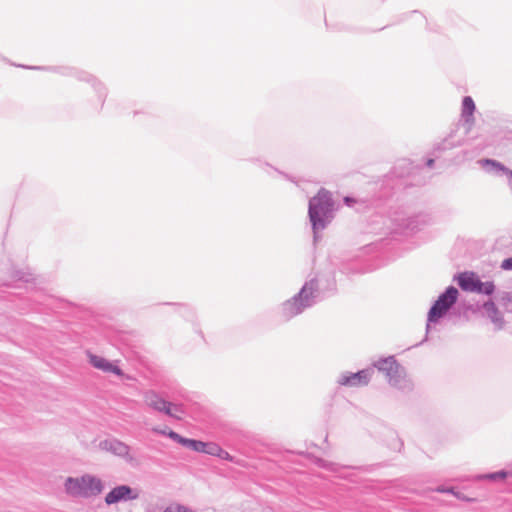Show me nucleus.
I'll use <instances>...</instances> for the list:
<instances>
[{
    "label": "nucleus",
    "instance_id": "nucleus-1",
    "mask_svg": "<svg viewBox=\"0 0 512 512\" xmlns=\"http://www.w3.org/2000/svg\"><path fill=\"white\" fill-rule=\"evenodd\" d=\"M336 289V280L333 274L329 276H316L306 281L300 291L280 306V316L284 321L301 314L307 308L314 306L323 297L325 292Z\"/></svg>",
    "mask_w": 512,
    "mask_h": 512
},
{
    "label": "nucleus",
    "instance_id": "nucleus-2",
    "mask_svg": "<svg viewBox=\"0 0 512 512\" xmlns=\"http://www.w3.org/2000/svg\"><path fill=\"white\" fill-rule=\"evenodd\" d=\"M335 202L332 193L325 188L310 198L308 204V217L313 231V239L316 243L320 238V231L324 230L334 217Z\"/></svg>",
    "mask_w": 512,
    "mask_h": 512
},
{
    "label": "nucleus",
    "instance_id": "nucleus-3",
    "mask_svg": "<svg viewBox=\"0 0 512 512\" xmlns=\"http://www.w3.org/2000/svg\"><path fill=\"white\" fill-rule=\"evenodd\" d=\"M65 489L73 496L89 497L99 495L104 485L100 478L85 474L77 478L68 477L65 481Z\"/></svg>",
    "mask_w": 512,
    "mask_h": 512
},
{
    "label": "nucleus",
    "instance_id": "nucleus-4",
    "mask_svg": "<svg viewBox=\"0 0 512 512\" xmlns=\"http://www.w3.org/2000/svg\"><path fill=\"white\" fill-rule=\"evenodd\" d=\"M459 292L456 287L449 286L441 293L438 299L431 306L427 315L426 334L430 331V325L438 323L448 311L455 305Z\"/></svg>",
    "mask_w": 512,
    "mask_h": 512
},
{
    "label": "nucleus",
    "instance_id": "nucleus-5",
    "mask_svg": "<svg viewBox=\"0 0 512 512\" xmlns=\"http://www.w3.org/2000/svg\"><path fill=\"white\" fill-rule=\"evenodd\" d=\"M374 367H376L380 372L385 373L391 386L399 389L406 388V385H402V382H405V380L401 378L399 372L400 365L397 363L394 356L380 359L374 364Z\"/></svg>",
    "mask_w": 512,
    "mask_h": 512
},
{
    "label": "nucleus",
    "instance_id": "nucleus-6",
    "mask_svg": "<svg viewBox=\"0 0 512 512\" xmlns=\"http://www.w3.org/2000/svg\"><path fill=\"white\" fill-rule=\"evenodd\" d=\"M373 374H374V367H369V368L360 370L356 373L343 372L339 375V377L337 379V383L341 386H346V387L366 386L370 382Z\"/></svg>",
    "mask_w": 512,
    "mask_h": 512
},
{
    "label": "nucleus",
    "instance_id": "nucleus-7",
    "mask_svg": "<svg viewBox=\"0 0 512 512\" xmlns=\"http://www.w3.org/2000/svg\"><path fill=\"white\" fill-rule=\"evenodd\" d=\"M144 399H145V403L149 407H151L152 409H154V410H156L158 412H162V413H164V414H166V415H168L170 417L179 419V417H177L172 412V408L175 411H181L180 406L179 405H174L171 402L166 401L165 399H163L155 391H148V392H146L145 395H144Z\"/></svg>",
    "mask_w": 512,
    "mask_h": 512
},
{
    "label": "nucleus",
    "instance_id": "nucleus-8",
    "mask_svg": "<svg viewBox=\"0 0 512 512\" xmlns=\"http://www.w3.org/2000/svg\"><path fill=\"white\" fill-rule=\"evenodd\" d=\"M139 497V493L128 485H119L114 487L105 496V503L107 505L116 504L119 502H126L129 500H136Z\"/></svg>",
    "mask_w": 512,
    "mask_h": 512
},
{
    "label": "nucleus",
    "instance_id": "nucleus-9",
    "mask_svg": "<svg viewBox=\"0 0 512 512\" xmlns=\"http://www.w3.org/2000/svg\"><path fill=\"white\" fill-rule=\"evenodd\" d=\"M99 448L103 451H107L116 456L124 458L128 462L133 460V457L129 453L130 447L116 438H109L100 441Z\"/></svg>",
    "mask_w": 512,
    "mask_h": 512
},
{
    "label": "nucleus",
    "instance_id": "nucleus-10",
    "mask_svg": "<svg viewBox=\"0 0 512 512\" xmlns=\"http://www.w3.org/2000/svg\"><path fill=\"white\" fill-rule=\"evenodd\" d=\"M89 363L96 369L102 370L103 372H110L117 376H123L124 373L122 369L104 357L97 356L94 354L89 353Z\"/></svg>",
    "mask_w": 512,
    "mask_h": 512
},
{
    "label": "nucleus",
    "instance_id": "nucleus-11",
    "mask_svg": "<svg viewBox=\"0 0 512 512\" xmlns=\"http://www.w3.org/2000/svg\"><path fill=\"white\" fill-rule=\"evenodd\" d=\"M457 282L459 287L463 291L476 292L481 285V280L473 272H463L457 276Z\"/></svg>",
    "mask_w": 512,
    "mask_h": 512
},
{
    "label": "nucleus",
    "instance_id": "nucleus-12",
    "mask_svg": "<svg viewBox=\"0 0 512 512\" xmlns=\"http://www.w3.org/2000/svg\"><path fill=\"white\" fill-rule=\"evenodd\" d=\"M483 311L485 315L491 320V322L495 325V329L500 330L504 326V320L502 314L496 307L495 303L492 300H488L483 304Z\"/></svg>",
    "mask_w": 512,
    "mask_h": 512
},
{
    "label": "nucleus",
    "instance_id": "nucleus-13",
    "mask_svg": "<svg viewBox=\"0 0 512 512\" xmlns=\"http://www.w3.org/2000/svg\"><path fill=\"white\" fill-rule=\"evenodd\" d=\"M480 163L482 167L485 168L488 172L498 173L501 171L509 177V171L511 170L496 160L482 159L480 160Z\"/></svg>",
    "mask_w": 512,
    "mask_h": 512
},
{
    "label": "nucleus",
    "instance_id": "nucleus-14",
    "mask_svg": "<svg viewBox=\"0 0 512 512\" xmlns=\"http://www.w3.org/2000/svg\"><path fill=\"white\" fill-rule=\"evenodd\" d=\"M475 111V103L470 96H465L462 101V117L468 122Z\"/></svg>",
    "mask_w": 512,
    "mask_h": 512
},
{
    "label": "nucleus",
    "instance_id": "nucleus-15",
    "mask_svg": "<svg viewBox=\"0 0 512 512\" xmlns=\"http://www.w3.org/2000/svg\"><path fill=\"white\" fill-rule=\"evenodd\" d=\"M84 80H87V81H92V86L94 87L95 91L98 93L99 95V98L101 100V105H103L104 101H105V98H106V95H107V91H106V88L98 81H96L92 76L90 75H86L85 78H83Z\"/></svg>",
    "mask_w": 512,
    "mask_h": 512
},
{
    "label": "nucleus",
    "instance_id": "nucleus-16",
    "mask_svg": "<svg viewBox=\"0 0 512 512\" xmlns=\"http://www.w3.org/2000/svg\"><path fill=\"white\" fill-rule=\"evenodd\" d=\"M183 446L189 448L195 452L202 453L203 441L185 438Z\"/></svg>",
    "mask_w": 512,
    "mask_h": 512
},
{
    "label": "nucleus",
    "instance_id": "nucleus-17",
    "mask_svg": "<svg viewBox=\"0 0 512 512\" xmlns=\"http://www.w3.org/2000/svg\"><path fill=\"white\" fill-rule=\"evenodd\" d=\"M457 145H458V143H455L454 141H452V134H450L448 137L443 139L440 143H438L435 146V150L445 151V150L451 149Z\"/></svg>",
    "mask_w": 512,
    "mask_h": 512
},
{
    "label": "nucleus",
    "instance_id": "nucleus-18",
    "mask_svg": "<svg viewBox=\"0 0 512 512\" xmlns=\"http://www.w3.org/2000/svg\"><path fill=\"white\" fill-rule=\"evenodd\" d=\"M495 291V285L492 281H486L482 282L478 290H476V293L478 294H484V295H492Z\"/></svg>",
    "mask_w": 512,
    "mask_h": 512
},
{
    "label": "nucleus",
    "instance_id": "nucleus-19",
    "mask_svg": "<svg viewBox=\"0 0 512 512\" xmlns=\"http://www.w3.org/2000/svg\"><path fill=\"white\" fill-rule=\"evenodd\" d=\"M202 453L211 455V456H217L218 452L220 451V446L217 443L214 442H203V448Z\"/></svg>",
    "mask_w": 512,
    "mask_h": 512
},
{
    "label": "nucleus",
    "instance_id": "nucleus-20",
    "mask_svg": "<svg viewBox=\"0 0 512 512\" xmlns=\"http://www.w3.org/2000/svg\"><path fill=\"white\" fill-rule=\"evenodd\" d=\"M507 475H508V473L505 470H500L497 472L482 475V476H480V478L489 479L492 481H499V480L505 479L507 477Z\"/></svg>",
    "mask_w": 512,
    "mask_h": 512
},
{
    "label": "nucleus",
    "instance_id": "nucleus-21",
    "mask_svg": "<svg viewBox=\"0 0 512 512\" xmlns=\"http://www.w3.org/2000/svg\"><path fill=\"white\" fill-rule=\"evenodd\" d=\"M167 437L183 446L185 437L181 436L177 432L173 430H168Z\"/></svg>",
    "mask_w": 512,
    "mask_h": 512
},
{
    "label": "nucleus",
    "instance_id": "nucleus-22",
    "mask_svg": "<svg viewBox=\"0 0 512 512\" xmlns=\"http://www.w3.org/2000/svg\"><path fill=\"white\" fill-rule=\"evenodd\" d=\"M167 437L183 446L185 437L181 436L177 432L173 430H168Z\"/></svg>",
    "mask_w": 512,
    "mask_h": 512
},
{
    "label": "nucleus",
    "instance_id": "nucleus-23",
    "mask_svg": "<svg viewBox=\"0 0 512 512\" xmlns=\"http://www.w3.org/2000/svg\"><path fill=\"white\" fill-rule=\"evenodd\" d=\"M163 512H193L185 506L182 505H170Z\"/></svg>",
    "mask_w": 512,
    "mask_h": 512
},
{
    "label": "nucleus",
    "instance_id": "nucleus-24",
    "mask_svg": "<svg viewBox=\"0 0 512 512\" xmlns=\"http://www.w3.org/2000/svg\"><path fill=\"white\" fill-rule=\"evenodd\" d=\"M216 457H218L222 460L229 461V462H234V457L232 455H230L227 451L222 449L221 447H220V451L218 452Z\"/></svg>",
    "mask_w": 512,
    "mask_h": 512
},
{
    "label": "nucleus",
    "instance_id": "nucleus-25",
    "mask_svg": "<svg viewBox=\"0 0 512 512\" xmlns=\"http://www.w3.org/2000/svg\"><path fill=\"white\" fill-rule=\"evenodd\" d=\"M501 268L503 270L512 271V257L504 259L501 263Z\"/></svg>",
    "mask_w": 512,
    "mask_h": 512
},
{
    "label": "nucleus",
    "instance_id": "nucleus-26",
    "mask_svg": "<svg viewBox=\"0 0 512 512\" xmlns=\"http://www.w3.org/2000/svg\"><path fill=\"white\" fill-rule=\"evenodd\" d=\"M454 487H444V486H438L435 491L437 492H440V493H448V494H452L454 493Z\"/></svg>",
    "mask_w": 512,
    "mask_h": 512
},
{
    "label": "nucleus",
    "instance_id": "nucleus-27",
    "mask_svg": "<svg viewBox=\"0 0 512 512\" xmlns=\"http://www.w3.org/2000/svg\"><path fill=\"white\" fill-rule=\"evenodd\" d=\"M500 300L502 302H510L512 300V295L509 292H502Z\"/></svg>",
    "mask_w": 512,
    "mask_h": 512
},
{
    "label": "nucleus",
    "instance_id": "nucleus-28",
    "mask_svg": "<svg viewBox=\"0 0 512 512\" xmlns=\"http://www.w3.org/2000/svg\"><path fill=\"white\" fill-rule=\"evenodd\" d=\"M15 277H17L18 280H22V281H25V282L29 281V278L23 272H17Z\"/></svg>",
    "mask_w": 512,
    "mask_h": 512
},
{
    "label": "nucleus",
    "instance_id": "nucleus-29",
    "mask_svg": "<svg viewBox=\"0 0 512 512\" xmlns=\"http://www.w3.org/2000/svg\"><path fill=\"white\" fill-rule=\"evenodd\" d=\"M153 432L160 434V435H164V436H167V433H168V431L166 429H158V428H153Z\"/></svg>",
    "mask_w": 512,
    "mask_h": 512
},
{
    "label": "nucleus",
    "instance_id": "nucleus-30",
    "mask_svg": "<svg viewBox=\"0 0 512 512\" xmlns=\"http://www.w3.org/2000/svg\"><path fill=\"white\" fill-rule=\"evenodd\" d=\"M318 465L323 468H329L330 464L327 463V461L320 459L318 462Z\"/></svg>",
    "mask_w": 512,
    "mask_h": 512
},
{
    "label": "nucleus",
    "instance_id": "nucleus-31",
    "mask_svg": "<svg viewBox=\"0 0 512 512\" xmlns=\"http://www.w3.org/2000/svg\"><path fill=\"white\" fill-rule=\"evenodd\" d=\"M426 165L429 167V168H432L433 165H434V159H428L427 162H426Z\"/></svg>",
    "mask_w": 512,
    "mask_h": 512
},
{
    "label": "nucleus",
    "instance_id": "nucleus-32",
    "mask_svg": "<svg viewBox=\"0 0 512 512\" xmlns=\"http://www.w3.org/2000/svg\"><path fill=\"white\" fill-rule=\"evenodd\" d=\"M344 202H345L347 205H350L352 202H354V200H353L351 197H345V198H344Z\"/></svg>",
    "mask_w": 512,
    "mask_h": 512
},
{
    "label": "nucleus",
    "instance_id": "nucleus-33",
    "mask_svg": "<svg viewBox=\"0 0 512 512\" xmlns=\"http://www.w3.org/2000/svg\"><path fill=\"white\" fill-rule=\"evenodd\" d=\"M452 495H454V496H455V497H457L458 499H462L461 494H460L459 492H456L455 490H454V493H452Z\"/></svg>",
    "mask_w": 512,
    "mask_h": 512
}]
</instances>
